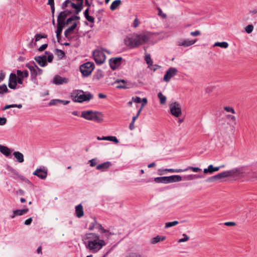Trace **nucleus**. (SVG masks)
I'll return each mask as SVG.
<instances>
[{"mask_svg":"<svg viewBox=\"0 0 257 257\" xmlns=\"http://www.w3.org/2000/svg\"><path fill=\"white\" fill-rule=\"evenodd\" d=\"M153 34L150 32H146L140 34H134L126 37L124 40V42L125 45L131 49L138 48L147 43L152 38Z\"/></svg>","mask_w":257,"mask_h":257,"instance_id":"obj_1","label":"nucleus"},{"mask_svg":"<svg viewBox=\"0 0 257 257\" xmlns=\"http://www.w3.org/2000/svg\"><path fill=\"white\" fill-rule=\"evenodd\" d=\"M87 238L89 240L86 247L93 252H96L105 245V241L102 239H100L99 236L96 233L87 234Z\"/></svg>","mask_w":257,"mask_h":257,"instance_id":"obj_2","label":"nucleus"},{"mask_svg":"<svg viewBox=\"0 0 257 257\" xmlns=\"http://www.w3.org/2000/svg\"><path fill=\"white\" fill-rule=\"evenodd\" d=\"M71 97L75 102H82L90 100L93 98V95L88 92H85L81 90H75L71 93Z\"/></svg>","mask_w":257,"mask_h":257,"instance_id":"obj_3","label":"nucleus"},{"mask_svg":"<svg viewBox=\"0 0 257 257\" xmlns=\"http://www.w3.org/2000/svg\"><path fill=\"white\" fill-rule=\"evenodd\" d=\"M81 117L85 119L97 122H101L103 121V115L101 113L92 110H85L81 112Z\"/></svg>","mask_w":257,"mask_h":257,"instance_id":"obj_4","label":"nucleus"},{"mask_svg":"<svg viewBox=\"0 0 257 257\" xmlns=\"http://www.w3.org/2000/svg\"><path fill=\"white\" fill-rule=\"evenodd\" d=\"M237 171L238 170L237 169H232L224 171L211 177V178H209L208 180L209 181H213L214 180H220L222 178L232 176L236 175Z\"/></svg>","mask_w":257,"mask_h":257,"instance_id":"obj_5","label":"nucleus"},{"mask_svg":"<svg viewBox=\"0 0 257 257\" xmlns=\"http://www.w3.org/2000/svg\"><path fill=\"white\" fill-rule=\"evenodd\" d=\"M94 67V64L93 62H88L80 66V70L83 76L87 77L91 74Z\"/></svg>","mask_w":257,"mask_h":257,"instance_id":"obj_6","label":"nucleus"},{"mask_svg":"<svg viewBox=\"0 0 257 257\" xmlns=\"http://www.w3.org/2000/svg\"><path fill=\"white\" fill-rule=\"evenodd\" d=\"M93 56L95 62L97 64L103 63L105 60V55L102 50L96 49L93 52Z\"/></svg>","mask_w":257,"mask_h":257,"instance_id":"obj_7","label":"nucleus"},{"mask_svg":"<svg viewBox=\"0 0 257 257\" xmlns=\"http://www.w3.org/2000/svg\"><path fill=\"white\" fill-rule=\"evenodd\" d=\"M169 108L171 113L176 117H179L182 114V110L179 103L175 102L170 104Z\"/></svg>","mask_w":257,"mask_h":257,"instance_id":"obj_8","label":"nucleus"},{"mask_svg":"<svg viewBox=\"0 0 257 257\" xmlns=\"http://www.w3.org/2000/svg\"><path fill=\"white\" fill-rule=\"evenodd\" d=\"M178 70L176 68L171 67L166 72L165 74L163 80L165 82L170 81L172 77L175 76L177 73Z\"/></svg>","mask_w":257,"mask_h":257,"instance_id":"obj_9","label":"nucleus"},{"mask_svg":"<svg viewBox=\"0 0 257 257\" xmlns=\"http://www.w3.org/2000/svg\"><path fill=\"white\" fill-rule=\"evenodd\" d=\"M33 174L41 179L44 180L47 176V169L45 168H38L33 172Z\"/></svg>","mask_w":257,"mask_h":257,"instance_id":"obj_10","label":"nucleus"},{"mask_svg":"<svg viewBox=\"0 0 257 257\" xmlns=\"http://www.w3.org/2000/svg\"><path fill=\"white\" fill-rule=\"evenodd\" d=\"M122 58L121 57L112 58L109 59V63L110 68L115 70L118 68L121 64Z\"/></svg>","mask_w":257,"mask_h":257,"instance_id":"obj_11","label":"nucleus"},{"mask_svg":"<svg viewBox=\"0 0 257 257\" xmlns=\"http://www.w3.org/2000/svg\"><path fill=\"white\" fill-rule=\"evenodd\" d=\"M197 41L196 39L194 40H189V39H184L179 41L178 42V45L179 46H183L185 47L190 46L194 44H195Z\"/></svg>","mask_w":257,"mask_h":257,"instance_id":"obj_12","label":"nucleus"},{"mask_svg":"<svg viewBox=\"0 0 257 257\" xmlns=\"http://www.w3.org/2000/svg\"><path fill=\"white\" fill-rule=\"evenodd\" d=\"M26 66L30 70L31 75L33 78H35L37 76V70L36 69L35 66H37L35 63L33 64H30L28 63Z\"/></svg>","mask_w":257,"mask_h":257,"instance_id":"obj_13","label":"nucleus"},{"mask_svg":"<svg viewBox=\"0 0 257 257\" xmlns=\"http://www.w3.org/2000/svg\"><path fill=\"white\" fill-rule=\"evenodd\" d=\"M46 59L47 57L45 55H43L42 56H37L35 58L36 61L41 67H44L46 65Z\"/></svg>","mask_w":257,"mask_h":257,"instance_id":"obj_14","label":"nucleus"},{"mask_svg":"<svg viewBox=\"0 0 257 257\" xmlns=\"http://www.w3.org/2000/svg\"><path fill=\"white\" fill-rule=\"evenodd\" d=\"M110 165L111 163L110 162H105L97 165L96 168L97 170L104 171L109 168Z\"/></svg>","mask_w":257,"mask_h":257,"instance_id":"obj_15","label":"nucleus"},{"mask_svg":"<svg viewBox=\"0 0 257 257\" xmlns=\"http://www.w3.org/2000/svg\"><path fill=\"white\" fill-rule=\"evenodd\" d=\"M168 183L178 182L182 180V178L180 175H172L168 176Z\"/></svg>","mask_w":257,"mask_h":257,"instance_id":"obj_16","label":"nucleus"},{"mask_svg":"<svg viewBox=\"0 0 257 257\" xmlns=\"http://www.w3.org/2000/svg\"><path fill=\"white\" fill-rule=\"evenodd\" d=\"M53 81L56 84H62L67 83V79L60 76H56L53 78Z\"/></svg>","mask_w":257,"mask_h":257,"instance_id":"obj_17","label":"nucleus"},{"mask_svg":"<svg viewBox=\"0 0 257 257\" xmlns=\"http://www.w3.org/2000/svg\"><path fill=\"white\" fill-rule=\"evenodd\" d=\"M67 16V14L65 12H62L59 15L57 18L58 24L65 25L64 20Z\"/></svg>","mask_w":257,"mask_h":257,"instance_id":"obj_18","label":"nucleus"},{"mask_svg":"<svg viewBox=\"0 0 257 257\" xmlns=\"http://www.w3.org/2000/svg\"><path fill=\"white\" fill-rule=\"evenodd\" d=\"M76 215L78 218L82 217L84 215L83 209L81 204H79L75 207Z\"/></svg>","mask_w":257,"mask_h":257,"instance_id":"obj_19","label":"nucleus"},{"mask_svg":"<svg viewBox=\"0 0 257 257\" xmlns=\"http://www.w3.org/2000/svg\"><path fill=\"white\" fill-rule=\"evenodd\" d=\"M13 155L19 163H23L24 161V155L20 152L16 151L13 153Z\"/></svg>","mask_w":257,"mask_h":257,"instance_id":"obj_20","label":"nucleus"},{"mask_svg":"<svg viewBox=\"0 0 257 257\" xmlns=\"http://www.w3.org/2000/svg\"><path fill=\"white\" fill-rule=\"evenodd\" d=\"M28 211V208H25L23 209H17L13 211V214L11 216V218H13L16 216L18 215H22L24 214L27 213Z\"/></svg>","mask_w":257,"mask_h":257,"instance_id":"obj_21","label":"nucleus"},{"mask_svg":"<svg viewBox=\"0 0 257 257\" xmlns=\"http://www.w3.org/2000/svg\"><path fill=\"white\" fill-rule=\"evenodd\" d=\"M0 152L6 157H9L11 153L8 147L2 145H0Z\"/></svg>","mask_w":257,"mask_h":257,"instance_id":"obj_22","label":"nucleus"},{"mask_svg":"<svg viewBox=\"0 0 257 257\" xmlns=\"http://www.w3.org/2000/svg\"><path fill=\"white\" fill-rule=\"evenodd\" d=\"M71 7L76 10V13L78 14L82 9V2H81L78 4L71 3Z\"/></svg>","mask_w":257,"mask_h":257,"instance_id":"obj_23","label":"nucleus"},{"mask_svg":"<svg viewBox=\"0 0 257 257\" xmlns=\"http://www.w3.org/2000/svg\"><path fill=\"white\" fill-rule=\"evenodd\" d=\"M64 26V25L63 24H57V28L56 33V37H57V38L58 41H59V40L60 39L61 34V33H62V31L63 30V28Z\"/></svg>","mask_w":257,"mask_h":257,"instance_id":"obj_24","label":"nucleus"},{"mask_svg":"<svg viewBox=\"0 0 257 257\" xmlns=\"http://www.w3.org/2000/svg\"><path fill=\"white\" fill-rule=\"evenodd\" d=\"M168 176H164V177H157L154 179V181L155 182L159 183H168Z\"/></svg>","mask_w":257,"mask_h":257,"instance_id":"obj_25","label":"nucleus"},{"mask_svg":"<svg viewBox=\"0 0 257 257\" xmlns=\"http://www.w3.org/2000/svg\"><path fill=\"white\" fill-rule=\"evenodd\" d=\"M17 74L18 76L21 78L24 79V78H26L29 76V73L27 70H25L24 71H22L20 70H17Z\"/></svg>","mask_w":257,"mask_h":257,"instance_id":"obj_26","label":"nucleus"},{"mask_svg":"<svg viewBox=\"0 0 257 257\" xmlns=\"http://www.w3.org/2000/svg\"><path fill=\"white\" fill-rule=\"evenodd\" d=\"M120 0H115L113 1L110 5V9L111 11H114L116 9L118 6L121 4Z\"/></svg>","mask_w":257,"mask_h":257,"instance_id":"obj_27","label":"nucleus"},{"mask_svg":"<svg viewBox=\"0 0 257 257\" xmlns=\"http://www.w3.org/2000/svg\"><path fill=\"white\" fill-rule=\"evenodd\" d=\"M165 236H160L159 235L157 236L156 237H154L152 240V243L153 244H155L158 242L160 241H163L165 239Z\"/></svg>","mask_w":257,"mask_h":257,"instance_id":"obj_28","label":"nucleus"},{"mask_svg":"<svg viewBox=\"0 0 257 257\" xmlns=\"http://www.w3.org/2000/svg\"><path fill=\"white\" fill-rule=\"evenodd\" d=\"M145 60L148 65V67H151V66H153V62L151 58L150 54H146L145 57Z\"/></svg>","mask_w":257,"mask_h":257,"instance_id":"obj_29","label":"nucleus"},{"mask_svg":"<svg viewBox=\"0 0 257 257\" xmlns=\"http://www.w3.org/2000/svg\"><path fill=\"white\" fill-rule=\"evenodd\" d=\"M214 46H218L223 48H227L228 47V44L226 42H216L214 43Z\"/></svg>","mask_w":257,"mask_h":257,"instance_id":"obj_30","label":"nucleus"},{"mask_svg":"<svg viewBox=\"0 0 257 257\" xmlns=\"http://www.w3.org/2000/svg\"><path fill=\"white\" fill-rule=\"evenodd\" d=\"M158 97L160 99V102L161 104H164L166 103V97L165 96L163 95L162 92H159L158 94Z\"/></svg>","mask_w":257,"mask_h":257,"instance_id":"obj_31","label":"nucleus"},{"mask_svg":"<svg viewBox=\"0 0 257 257\" xmlns=\"http://www.w3.org/2000/svg\"><path fill=\"white\" fill-rule=\"evenodd\" d=\"M199 178H201V176L197 175H189L184 176V179L186 180H192Z\"/></svg>","mask_w":257,"mask_h":257,"instance_id":"obj_32","label":"nucleus"},{"mask_svg":"<svg viewBox=\"0 0 257 257\" xmlns=\"http://www.w3.org/2000/svg\"><path fill=\"white\" fill-rule=\"evenodd\" d=\"M9 91L7 86L6 84L0 85V95H3L5 93Z\"/></svg>","mask_w":257,"mask_h":257,"instance_id":"obj_33","label":"nucleus"},{"mask_svg":"<svg viewBox=\"0 0 257 257\" xmlns=\"http://www.w3.org/2000/svg\"><path fill=\"white\" fill-rule=\"evenodd\" d=\"M204 174L210 173L212 174L213 173V166L212 165H210L207 168H205L203 170Z\"/></svg>","mask_w":257,"mask_h":257,"instance_id":"obj_34","label":"nucleus"},{"mask_svg":"<svg viewBox=\"0 0 257 257\" xmlns=\"http://www.w3.org/2000/svg\"><path fill=\"white\" fill-rule=\"evenodd\" d=\"M47 35L45 34H36L35 35V41H39L42 38H47Z\"/></svg>","mask_w":257,"mask_h":257,"instance_id":"obj_35","label":"nucleus"},{"mask_svg":"<svg viewBox=\"0 0 257 257\" xmlns=\"http://www.w3.org/2000/svg\"><path fill=\"white\" fill-rule=\"evenodd\" d=\"M179 223L178 221H174L173 222H168L165 224V228H167L175 225H177Z\"/></svg>","mask_w":257,"mask_h":257,"instance_id":"obj_36","label":"nucleus"},{"mask_svg":"<svg viewBox=\"0 0 257 257\" xmlns=\"http://www.w3.org/2000/svg\"><path fill=\"white\" fill-rule=\"evenodd\" d=\"M188 170H191L194 172H198L199 171H201V169L198 167H191V166L189 167L188 168H186L183 170L184 172V171H186Z\"/></svg>","mask_w":257,"mask_h":257,"instance_id":"obj_37","label":"nucleus"},{"mask_svg":"<svg viewBox=\"0 0 257 257\" xmlns=\"http://www.w3.org/2000/svg\"><path fill=\"white\" fill-rule=\"evenodd\" d=\"M226 118L228 119H229L230 121L233 124H236V118L234 116L228 114L226 115Z\"/></svg>","mask_w":257,"mask_h":257,"instance_id":"obj_38","label":"nucleus"},{"mask_svg":"<svg viewBox=\"0 0 257 257\" xmlns=\"http://www.w3.org/2000/svg\"><path fill=\"white\" fill-rule=\"evenodd\" d=\"M164 171H167L171 173H180L184 172V170L182 169H166L164 170Z\"/></svg>","mask_w":257,"mask_h":257,"instance_id":"obj_39","label":"nucleus"},{"mask_svg":"<svg viewBox=\"0 0 257 257\" xmlns=\"http://www.w3.org/2000/svg\"><path fill=\"white\" fill-rule=\"evenodd\" d=\"M17 77L15 73H12L10 75L9 81L17 82Z\"/></svg>","mask_w":257,"mask_h":257,"instance_id":"obj_40","label":"nucleus"},{"mask_svg":"<svg viewBox=\"0 0 257 257\" xmlns=\"http://www.w3.org/2000/svg\"><path fill=\"white\" fill-rule=\"evenodd\" d=\"M253 26L252 25H248L245 28V32L248 34L251 33L253 31Z\"/></svg>","mask_w":257,"mask_h":257,"instance_id":"obj_41","label":"nucleus"},{"mask_svg":"<svg viewBox=\"0 0 257 257\" xmlns=\"http://www.w3.org/2000/svg\"><path fill=\"white\" fill-rule=\"evenodd\" d=\"M142 102V105L141 107L139 108V110H141V111H142L143 109L145 107V106L147 104L148 102L147 99L146 98H143L142 100H141Z\"/></svg>","mask_w":257,"mask_h":257,"instance_id":"obj_42","label":"nucleus"},{"mask_svg":"<svg viewBox=\"0 0 257 257\" xmlns=\"http://www.w3.org/2000/svg\"><path fill=\"white\" fill-rule=\"evenodd\" d=\"M119 82H121L123 84V85H118L117 86V88H126V87L125 86L124 84L125 83V82L124 80H117L115 81V83H119Z\"/></svg>","mask_w":257,"mask_h":257,"instance_id":"obj_43","label":"nucleus"},{"mask_svg":"<svg viewBox=\"0 0 257 257\" xmlns=\"http://www.w3.org/2000/svg\"><path fill=\"white\" fill-rule=\"evenodd\" d=\"M215 88V86H209L205 88V92L207 93H210L212 92Z\"/></svg>","mask_w":257,"mask_h":257,"instance_id":"obj_44","label":"nucleus"},{"mask_svg":"<svg viewBox=\"0 0 257 257\" xmlns=\"http://www.w3.org/2000/svg\"><path fill=\"white\" fill-rule=\"evenodd\" d=\"M76 27L77 23H74L71 27L67 29V31H69L70 33H72Z\"/></svg>","mask_w":257,"mask_h":257,"instance_id":"obj_45","label":"nucleus"},{"mask_svg":"<svg viewBox=\"0 0 257 257\" xmlns=\"http://www.w3.org/2000/svg\"><path fill=\"white\" fill-rule=\"evenodd\" d=\"M224 109L227 112H230L232 113H235L234 109L233 107L230 106H224Z\"/></svg>","mask_w":257,"mask_h":257,"instance_id":"obj_46","label":"nucleus"},{"mask_svg":"<svg viewBox=\"0 0 257 257\" xmlns=\"http://www.w3.org/2000/svg\"><path fill=\"white\" fill-rule=\"evenodd\" d=\"M100 232H101V233H107V234H106V236L107 237H109L111 235L113 234V233H111V232H109V230H106V229H105L104 228H101V230L100 231Z\"/></svg>","mask_w":257,"mask_h":257,"instance_id":"obj_47","label":"nucleus"},{"mask_svg":"<svg viewBox=\"0 0 257 257\" xmlns=\"http://www.w3.org/2000/svg\"><path fill=\"white\" fill-rule=\"evenodd\" d=\"M9 87L11 89H15L17 86V82H12L9 80V84H8Z\"/></svg>","mask_w":257,"mask_h":257,"instance_id":"obj_48","label":"nucleus"},{"mask_svg":"<svg viewBox=\"0 0 257 257\" xmlns=\"http://www.w3.org/2000/svg\"><path fill=\"white\" fill-rule=\"evenodd\" d=\"M56 54L58 56L60 57L61 58L64 57L65 55L64 52L63 50L59 49H57Z\"/></svg>","mask_w":257,"mask_h":257,"instance_id":"obj_49","label":"nucleus"},{"mask_svg":"<svg viewBox=\"0 0 257 257\" xmlns=\"http://www.w3.org/2000/svg\"><path fill=\"white\" fill-rule=\"evenodd\" d=\"M183 236L184 238L180 239L178 241L179 243L185 242L189 239V237L186 234H183Z\"/></svg>","mask_w":257,"mask_h":257,"instance_id":"obj_50","label":"nucleus"},{"mask_svg":"<svg viewBox=\"0 0 257 257\" xmlns=\"http://www.w3.org/2000/svg\"><path fill=\"white\" fill-rule=\"evenodd\" d=\"M90 163V166L91 167H94L97 164V159H92L89 161Z\"/></svg>","mask_w":257,"mask_h":257,"instance_id":"obj_51","label":"nucleus"},{"mask_svg":"<svg viewBox=\"0 0 257 257\" xmlns=\"http://www.w3.org/2000/svg\"><path fill=\"white\" fill-rule=\"evenodd\" d=\"M132 100L133 102L136 103L141 102V98L138 96L133 97Z\"/></svg>","mask_w":257,"mask_h":257,"instance_id":"obj_52","label":"nucleus"},{"mask_svg":"<svg viewBox=\"0 0 257 257\" xmlns=\"http://www.w3.org/2000/svg\"><path fill=\"white\" fill-rule=\"evenodd\" d=\"M64 102V101L60 100L59 99H53V100H51V101L49 103V105H55L57 104V102Z\"/></svg>","mask_w":257,"mask_h":257,"instance_id":"obj_53","label":"nucleus"},{"mask_svg":"<svg viewBox=\"0 0 257 257\" xmlns=\"http://www.w3.org/2000/svg\"><path fill=\"white\" fill-rule=\"evenodd\" d=\"M110 137L111 136H108V137H103L102 138L100 137H97V139L98 140H105V141H110Z\"/></svg>","mask_w":257,"mask_h":257,"instance_id":"obj_54","label":"nucleus"},{"mask_svg":"<svg viewBox=\"0 0 257 257\" xmlns=\"http://www.w3.org/2000/svg\"><path fill=\"white\" fill-rule=\"evenodd\" d=\"M142 111L141 110H138V112L136 114V115L133 117L132 121L135 122L136 120L138 118V117L139 116L140 114H141Z\"/></svg>","mask_w":257,"mask_h":257,"instance_id":"obj_55","label":"nucleus"},{"mask_svg":"<svg viewBox=\"0 0 257 257\" xmlns=\"http://www.w3.org/2000/svg\"><path fill=\"white\" fill-rule=\"evenodd\" d=\"M47 47H48V45L47 44H44L42 45V46H41L39 48L38 51H40V52L43 51L44 50H45Z\"/></svg>","mask_w":257,"mask_h":257,"instance_id":"obj_56","label":"nucleus"},{"mask_svg":"<svg viewBox=\"0 0 257 257\" xmlns=\"http://www.w3.org/2000/svg\"><path fill=\"white\" fill-rule=\"evenodd\" d=\"M190 35L192 36H197L201 35V32L197 30L196 31L191 32Z\"/></svg>","mask_w":257,"mask_h":257,"instance_id":"obj_57","label":"nucleus"},{"mask_svg":"<svg viewBox=\"0 0 257 257\" xmlns=\"http://www.w3.org/2000/svg\"><path fill=\"white\" fill-rule=\"evenodd\" d=\"M5 73L3 71H1L0 72V83L5 79Z\"/></svg>","mask_w":257,"mask_h":257,"instance_id":"obj_58","label":"nucleus"},{"mask_svg":"<svg viewBox=\"0 0 257 257\" xmlns=\"http://www.w3.org/2000/svg\"><path fill=\"white\" fill-rule=\"evenodd\" d=\"M85 18L88 21H89L90 23H94V18L93 17L90 16L89 15L85 17Z\"/></svg>","mask_w":257,"mask_h":257,"instance_id":"obj_59","label":"nucleus"},{"mask_svg":"<svg viewBox=\"0 0 257 257\" xmlns=\"http://www.w3.org/2000/svg\"><path fill=\"white\" fill-rule=\"evenodd\" d=\"M70 3H71L70 0H66L64 3H63L62 8L63 9H65L66 7H67L68 6V5Z\"/></svg>","mask_w":257,"mask_h":257,"instance_id":"obj_60","label":"nucleus"},{"mask_svg":"<svg viewBox=\"0 0 257 257\" xmlns=\"http://www.w3.org/2000/svg\"><path fill=\"white\" fill-rule=\"evenodd\" d=\"M7 121V119L5 117H0V125H4Z\"/></svg>","mask_w":257,"mask_h":257,"instance_id":"obj_61","label":"nucleus"},{"mask_svg":"<svg viewBox=\"0 0 257 257\" xmlns=\"http://www.w3.org/2000/svg\"><path fill=\"white\" fill-rule=\"evenodd\" d=\"M110 141L113 142L116 144H117L119 142V141H118V139L116 138V137H113V136L110 137Z\"/></svg>","mask_w":257,"mask_h":257,"instance_id":"obj_62","label":"nucleus"},{"mask_svg":"<svg viewBox=\"0 0 257 257\" xmlns=\"http://www.w3.org/2000/svg\"><path fill=\"white\" fill-rule=\"evenodd\" d=\"M32 221V218L30 217V218L27 219L25 221V224L26 225H30Z\"/></svg>","mask_w":257,"mask_h":257,"instance_id":"obj_63","label":"nucleus"},{"mask_svg":"<svg viewBox=\"0 0 257 257\" xmlns=\"http://www.w3.org/2000/svg\"><path fill=\"white\" fill-rule=\"evenodd\" d=\"M53 59V55L52 54H50L48 55V58H47V61L48 62H51Z\"/></svg>","mask_w":257,"mask_h":257,"instance_id":"obj_64","label":"nucleus"}]
</instances>
